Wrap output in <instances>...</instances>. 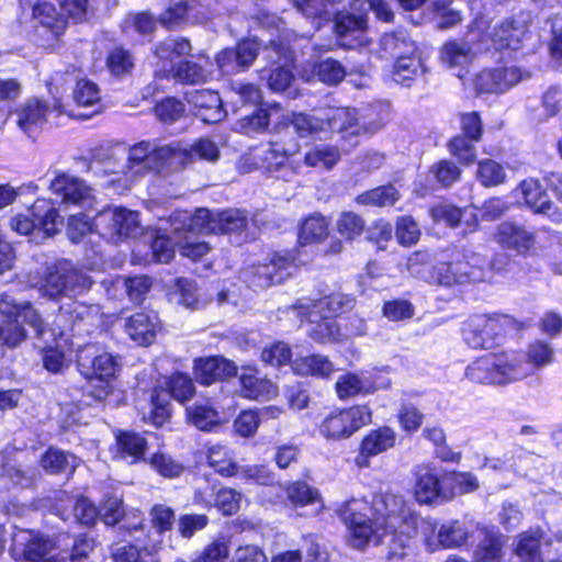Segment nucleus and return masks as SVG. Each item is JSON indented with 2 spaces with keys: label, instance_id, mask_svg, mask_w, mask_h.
I'll return each instance as SVG.
<instances>
[{
  "label": "nucleus",
  "instance_id": "423d86ee",
  "mask_svg": "<svg viewBox=\"0 0 562 562\" xmlns=\"http://www.w3.org/2000/svg\"><path fill=\"white\" fill-rule=\"evenodd\" d=\"M20 318L30 324L41 337L47 331L38 313L25 303L18 305L9 295L0 296V345L15 347L25 338V331L21 327Z\"/></svg>",
  "mask_w": 562,
  "mask_h": 562
},
{
  "label": "nucleus",
  "instance_id": "13d9d810",
  "mask_svg": "<svg viewBox=\"0 0 562 562\" xmlns=\"http://www.w3.org/2000/svg\"><path fill=\"white\" fill-rule=\"evenodd\" d=\"M74 100L78 106L93 109L90 114H85V117L101 111L99 87L90 80L81 79L77 82L74 89Z\"/></svg>",
  "mask_w": 562,
  "mask_h": 562
},
{
  "label": "nucleus",
  "instance_id": "7c9ffc66",
  "mask_svg": "<svg viewBox=\"0 0 562 562\" xmlns=\"http://www.w3.org/2000/svg\"><path fill=\"white\" fill-rule=\"evenodd\" d=\"M161 329V323L156 313H135L125 322L126 334L139 346L151 345Z\"/></svg>",
  "mask_w": 562,
  "mask_h": 562
},
{
  "label": "nucleus",
  "instance_id": "338daca9",
  "mask_svg": "<svg viewBox=\"0 0 562 562\" xmlns=\"http://www.w3.org/2000/svg\"><path fill=\"white\" fill-rule=\"evenodd\" d=\"M307 303H310L311 308L317 311L318 314H325L329 317H334L335 315L351 308L353 299L341 293H333L315 302L308 301Z\"/></svg>",
  "mask_w": 562,
  "mask_h": 562
},
{
  "label": "nucleus",
  "instance_id": "6e6552de",
  "mask_svg": "<svg viewBox=\"0 0 562 562\" xmlns=\"http://www.w3.org/2000/svg\"><path fill=\"white\" fill-rule=\"evenodd\" d=\"M166 385L168 387V393L154 390L150 395L149 403L139 406L144 422L150 423L155 426L164 425L170 417L169 397L183 403L190 400L195 392L192 380L188 375L181 373H176L169 376Z\"/></svg>",
  "mask_w": 562,
  "mask_h": 562
},
{
  "label": "nucleus",
  "instance_id": "1a4fd4ad",
  "mask_svg": "<svg viewBox=\"0 0 562 562\" xmlns=\"http://www.w3.org/2000/svg\"><path fill=\"white\" fill-rule=\"evenodd\" d=\"M192 46L187 38H167L159 43L155 56L161 61V71L165 76L172 75L178 81L186 83H200L207 79V72L192 61L180 63L175 67L173 60L191 53Z\"/></svg>",
  "mask_w": 562,
  "mask_h": 562
},
{
  "label": "nucleus",
  "instance_id": "a211bd4d",
  "mask_svg": "<svg viewBox=\"0 0 562 562\" xmlns=\"http://www.w3.org/2000/svg\"><path fill=\"white\" fill-rule=\"evenodd\" d=\"M288 256L273 254L265 262L254 263L241 271V278L249 288L265 290L288 279L294 270Z\"/></svg>",
  "mask_w": 562,
  "mask_h": 562
},
{
  "label": "nucleus",
  "instance_id": "6e6d98bb",
  "mask_svg": "<svg viewBox=\"0 0 562 562\" xmlns=\"http://www.w3.org/2000/svg\"><path fill=\"white\" fill-rule=\"evenodd\" d=\"M78 459L60 449L50 447L41 458L42 468L49 473L57 474L74 471L78 467Z\"/></svg>",
  "mask_w": 562,
  "mask_h": 562
},
{
  "label": "nucleus",
  "instance_id": "a878e982",
  "mask_svg": "<svg viewBox=\"0 0 562 562\" xmlns=\"http://www.w3.org/2000/svg\"><path fill=\"white\" fill-rule=\"evenodd\" d=\"M492 355L497 385H507L529 376V366L522 351L504 350Z\"/></svg>",
  "mask_w": 562,
  "mask_h": 562
},
{
  "label": "nucleus",
  "instance_id": "69168bd1",
  "mask_svg": "<svg viewBox=\"0 0 562 562\" xmlns=\"http://www.w3.org/2000/svg\"><path fill=\"white\" fill-rule=\"evenodd\" d=\"M187 419L200 430H211L220 424L218 413L209 404H194L187 407Z\"/></svg>",
  "mask_w": 562,
  "mask_h": 562
},
{
  "label": "nucleus",
  "instance_id": "bb28decb",
  "mask_svg": "<svg viewBox=\"0 0 562 562\" xmlns=\"http://www.w3.org/2000/svg\"><path fill=\"white\" fill-rule=\"evenodd\" d=\"M300 317H307L313 327L308 330L310 336L322 344L337 342L342 340L341 328L337 326L333 317L325 314H318L312 310L310 303L300 302L292 308Z\"/></svg>",
  "mask_w": 562,
  "mask_h": 562
},
{
  "label": "nucleus",
  "instance_id": "2f4dec72",
  "mask_svg": "<svg viewBox=\"0 0 562 562\" xmlns=\"http://www.w3.org/2000/svg\"><path fill=\"white\" fill-rule=\"evenodd\" d=\"M193 372L200 384L210 385L237 373V366L224 357L200 358L194 361Z\"/></svg>",
  "mask_w": 562,
  "mask_h": 562
},
{
  "label": "nucleus",
  "instance_id": "c03bdc74",
  "mask_svg": "<svg viewBox=\"0 0 562 562\" xmlns=\"http://www.w3.org/2000/svg\"><path fill=\"white\" fill-rule=\"evenodd\" d=\"M241 493L234 488L224 487L215 494L214 503L207 501L200 491L194 494V503L205 508L216 507L223 515H234L240 509Z\"/></svg>",
  "mask_w": 562,
  "mask_h": 562
},
{
  "label": "nucleus",
  "instance_id": "0eeeda50",
  "mask_svg": "<svg viewBox=\"0 0 562 562\" xmlns=\"http://www.w3.org/2000/svg\"><path fill=\"white\" fill-rule=\"evenodd\" d=\"M188 223L190 229L210 233H237L247 225L245 214L239 210H226L213 214L206 209H199L191 214L188 211H176L171 224L179 232Z\"/></svg>",
  "mask_w": 562,
  "mask_h": 562
},
{
  "label": "nucleus",
  "instance_id": "412c9836",
  "mask_svg": "<svg viewBox=\"0 0 562 562\" xmlns=\"http://www.w3.org/2000/svg\"><path fill=\"white\" fill-rule=\"evenodd\" d=\"M513 193L518 201H522L535 213L547 215L550 221L557 224L562 222V211L553 205L537 179L522 180Z\"/></svg>",
  "mask_w": 562,
  "mask_h": 562
},
{
  "label": "nucleus",
  "instance_id": "393cba45",
  "mask_svg": "<svg viewBox=\"0 0 562 562\" xmlns=\"http://www.w3.org/2000/svg\"><path fill=\"white\" fill-rule=\"evenodd\" d=\"M414 497L418 504L430 505L443 501V477L428 465H418L414 471Z\"/></svg>",
  "mask_w": 562,
  "mask_h": 562
},
{
  "label": "nucleus",
  "instance_id": "e2e57ef3",
  "mask_svg": "<svg viewBox=\"0 0 562 562\" xmlns=\"http://www.w3.org/2000/svg\"><path fill=\"white\" fill-rule=\"evenodd\" d=\"M283 490L293 506L302 507L310 504H318V508L324 506L318 491L304 482L290 483Z\"/></svg>",
  "mask_w": 562,
  "mask_h": 562
},
{
  "label": "nucleus",
  "instance_id": "c9c22d12",
  "mask_svg": "<svg viewBox=\"0 0 562 562\" xmlns=\"http://www.w3.org/2000/svg\"><path fill=\"white\" fill-rule=\"evenodd\" d=\"M391 381L383 380L381 383H375L370 376L366 374L345 373L336 381V392L340 400H347L357 395H367L376 392L378 390L387 389Z\"/></svg>",
  "mask_w": 562,
  "mask_h": 562
},
{
  "label": "nucleus",
  "instance_id": "5701e85b",
  "mask_svg": "<svg viewBox=\"0 0 562 562\" xmlns=\"http://www.w3.org/2000/svg\"><path fill=\"white\" fill-rule=\"evenodd\" d=\"M259 46L255 38H247L239 42L235 49L225 48L221 50L215 57L218 70L223 75L246 70L257 57Z\"/></svg>",
  "mask_w": 562,
  "mask_h": 562
},
{
  "label": "nucleus",
  "instance_id": "79ce46f5",
  "mask_svg": "<svg viewBox=\"0 0 562 562\" xmlns=\"http://www.w3.org/2000/svg\"><path fill=\"white\" fill-rule=\"evenodd\" d=\"M543 544H549L544 532L540 529L530 530L519 535L515 552L521 562H543Z\"/></svg>",
  "mask_w": 562,
  "mask_h": 562
},
{
  "label": "nucleus",
  "instance_id": "a19ab883",
  "mask_svg": "<svg viewBox=\"0 0 562 562\" xmlns=\"http://www.w3.org/2000/svg\"><path fill=\"white\" fill-rule=\"evenodd\" d=\"M526 27L514 20H505L502 24L494 27L491 40L495 49L517 50L526 35Z\"/></svg>",
  "mask_w": 562,
  "mask_h": 562
},
{
  "label": "nucleus",
  "instance_id": "0e129e2a",
  "mask_svg": "<svg viewBox=\"0 0 562 562\" xmlns=\"http://www.w3.org/2000/svg\"><path fill=\"white\" fill-rule=\"evenodd\" d=\"M328 235V222L319 214H314L302 223L299 241L302 245L318 243Z\"/></svg>",
  "mask_w": 562,
  "mask_h": 562
},
{
  "label": "nucleus",
  "instance_id": "e433bc0d",
  "mask_svg": "<svg viewBox=\"0 0 562 562\" xmlns=\"http://www.w3.org/2000/svg\"><path fill=\"white\" fill-rule=\"evenodd\" d=\"M239 380L241 394L247 398L269 401L278 394L277 385L266 378L258 376L254 367H243Z\"/></svg>",
  "mask_w": 562,
  "mask_h": 562
},
{
  "label": "nucleus",
  "instance_id": "7ed1b4c3",
  "mask_svg": "<svg viewBox=\"0 0 562 562\" xmlns=\"http://www.w3.org/2000/svg\"><path fill=\"white\" fill-rule=\"evenodd\" d=\"M175 212L167 218L160 220L156 228V236L151 243L153 257L156 261L161 263L169 262L175 256V245H178L180 254L183 257L192 260H199L211 250V247L205 241L198 240L194 235L210 234V232H199L190 229L188 223L179 232H176L171 220Z\"/></svg>",
  "mask_w": 562,
  "mask_h": 562
},
{
  "label": "nucleus",
  "instance_id": "bf43d9fd",
  "mask_svg": "<svg viewBox=\"0 0 562 562\" xmlns=\"http://www.w3.org/2000/svg\"><path fill=\"white\" fill-rule=\"evenodd\" d=\"M423 72L422 59L416 53L403 54L396 58L393 80L401 85H408V82Z\"/></svg>",
  "mask_w": 562,
  "mask_h": 562
},
{
  "label": "nucleus",
  "instance_id": "49530a36",
  "mask_svg": "<svg viewBox=\"0 0 562 562\" xmlns=\"http://www.w3.org/2000/svg\"><path fill=\"white\" fill-rule=\"evenodd\" d=\"M196 0H171L167 9L160 15V22L166 27L178 26L190 19H198Z\"/></svg>",
  "mask_w": 562,
  "mask_h": 562
},
{
  "label": "nucleus",
  "instance_id": "de8ad7c7",
  "mask_svg": "<svg viewBox=\"0 0 562 562\" xmlns=\"http://www.w3.org/2000/svg\"><path fill=\"white\" fill-rule=\"evenodd\" d=\"M443 501H450L457 495L474 492L479 488V480L470 472H445Z\"/></svg>",
  "mask_w": 562,
  "mask_h": 562
},
{
  "label": "nucleus",
  "instance_id": "473e14b6",
  "mask_svg": "<svg viewBox=\"0 0 562 562\" xmlns=\"http://www.w3.org/2000/svg\"><path fill=\"white\" fill-rule=\"evenodd\" d=\"M56 322L58 325L69 323L70 327L80 323L98 326L102 322V313L98 304L87 305L70 297L60 305Z\"/></svg>",
  "mask_w": 562,
  "mask_h": 562
},
{
  "label": "nucleus",
  "instance_id": "f704fd0d",
  "mask_svg": "<svg viewBox=\"0 0 562 562\" xmlns=\"http://www.w3.org/2000/svg\"><path fill=\"white\" fill-rule=\"evenodd\" d=\"M187 100L194 108V114L205 123H216L225 116L222 100L213 90L190 91L187 93Z\"/></svg>",
  "mask_w": 562,
  "mask_h": 562
},
{
  "label": "nucleus",
  "instance_id": "72a5a7b5",
  "mask_svg": "<svg viewBox=\"0 0 562 562\" xmlns=\"http://www.w3.org/2000/svg\"><path fill=\"white\" fill-rule=\"evenodd\" d=\"M494 239L503 248L518 254L528 251L535 244L532 232L512 222L499 224L494 233Z\"/></svg>",
  "mask_w": 562,
  "mask_h": 562
},
{
  "label": "nucleus",
  "instance_id": "8fccbe9b",
  "mask_svg": "<svg viewBox=\"0 0 562 562\" xmlns=\"http://www.w3.org/2000/svg\"><path fill=\"white\" fill-rule=\"evenodd\" d=\"M291 366L293 372L299 375L327 378L335 371L333 362L322 355L297 357Z\"/></svg>",
  "mask_w": 562,
  "mask_h": 562
},
{
  "label": "nucleus",
  "instance_id": "4be33fe9",
  "mask_svg": "<svg viewBox=\"0 0 562 562\" xmlns=\"http://www.w3.org/2000/svg\"><path fill=\"white\" fill-rule=\"evenodd\" d=\"M528 77L516 66L486 69L475 76L473 86L477 93H504Z\"/></svg>",
  "mask_w": 562,
  "mask_h": 562
},
{
  "label": "nucleus",
  "instance_id": "f3484780",
  "mask_svg": "<svg viewBox=\"0 0 562 562\" xmlns=\"http://www.w3.org/2000/svg\"><path fill=\"white\" fill-rule=\"evenodd\" d=\"M513 326V318L507 315H474L464 324L463 338L471 348H490Z\"/></svg>",
  "mask_w": 562,
  "mask_h": 562
},
{
  "label": "nucleus",
  "instance_id": "20e7f679",
  "mask_svg": "<svg viewBox=\"0 0 562 562\" xmlns=\"http://www.w3.org/2000/svg\"><path fill=\"white\" fill-rule=\"evenodd\" d=\"M326 133H339L342 137L375 133L389 120V106L378 104L359 113L355 108H329L323 110Z\"/></svg>",
  "mask_w": 562,
  "mask_h": 562
},
{
  "label": "nucleus",
  "instance_id": "37998d69",
  "mask_svg": "<svg viewBox=\"0 0 562 562\" xmlns=\"http://www.w3.org/2000/svg\"><path fill=\"white\" fill-rule=\"evenodd\" d=\"M146 440L134 432H120L112 449L114 458L127 463L137 462L145 453Z\"/></svg>",
  "mask_w": 562,
  "mask_h": 562
},
{
  "label": "nucleus",
  "instance_id": "2eb2a0df",
  "mask_svg": "<svg viewBox=\"0 0 562 562\" xmlns=\"http://www.w3.org/2000/svg\"><path fill=\"white\" fill-rule=\"evenodd\" d=\"M173 145L153 148L148 142H140L128 149L126 164L120 171L127 179L156 172L165 164L172 165Z\"/></svg>",
  "mask_w": 562,
  "mask_h": 562
},
{
  "label": "nucleus",
  "instance_id": "aec40b11",
  "mask_svg": "<svg viewBox=\"0 0 562 562\" xmlns=\"http://www.w3.org/2000/svg\"><path fill=\"white\" fill-rule=\"evenodd\" d=\"M56 550H65L58 544V539L52 541L29 529H18L12 535L11 551L15 558L37 562Z\"/></svg>",
  "mask_w": 562,
  "mask_h": 562
},
{
  "label": "nucleus",
  "instance_id": "c85d7f7f",
  "mask_svg": "<svg viewBox=\"0 0 562 562\" xmlns=\"http://www.w3.org/2000/svg\"><path fill=\"white\" fill-rule=\"evenodd\" d=\"M102 285L111 299L126 294L132 302L142 303L151 286V280L146 276L133 278L116 276L102 280Z\"/></svg>",
  "mask_w": 562,
  "mask_h": 562
},
{
  "label": "nucleus",
  "instance_id": "ea45409f",
  "mask_svg": "<svg viewBox=\"0 0 562 562\" xmlns=\"http://www.w3.org/2000/svg\"><path fill=\"white\" fill-rule=\"evenodd\" d=\"M173 150L179 153L172 154V164L184 165L196 159L214 162L220 157L217 145L210 138H200L184 148L173 145Z\"/></svg>",
  "mask_w": 562,
  "mask_h": 562
},
{
  "label": "nucleus",
  "instance_id": "774afa93",
  "mask_svg": "<svg viewBox=\"0 0 562 562\" xmlns=\"http://www.w3.org/2000/svg\"><path fill=\"white\" fill-rule=\"evenodd\" d=\"M476 179L485 188L496 187L505 182L506 171L496 160L482 159L477 164Z\"/></svg>",
  "mask_w": 562,
  "mask_h": 562
},
{
  "label": "nucleus",
  "instance_id": "dca6fc26",
  "mask_svg": "<svg viewBox=\"0 0 562 562\" xmlns=\"http://www.w3.org/2000/svg\"><path fill=\"white\" fill-rule=\"evenodd\" d=\"M98 237L117 244L139 229L138 213L125 207H106L94 217Z\"/></svg>",
  "mask_w": 562,
  "mask_h": 562
},
{
  "label": "nucleus",
  "instance_id": "052dcab7",
  "mask_svg": "<svg viewBox=\"0 0 562 562\" xmlns=\"http://www.w3.org/2000/svg\"><path fill=\"white\" fill-rule=\"evenodd\" d=\"M472 56V48L463 42H448L441 49V60L450 69L463 68L471 61Z\"/></svg>",
  "mask_w": 562,
  "mask_h": 562
},
{
  "label": "nucleus",
  "instance_id": "b1692460",
  "mask_svg": "<svg viewBox=\"0 0 562 562\" xmlns=\"http://www.w3.org/2000/svg\"><path fill=\"white\" fill-rule=\"evenodd\" d=\"M49 108L45 101L31 98L14 111V122L19 130L30 138H35L43 130Z\"/></svg>",
  "mask_w": 562,
  "mask_h": 562
},
{
  "label": "nucleus",
  "instance_id": "a18cd8bd",
  "mask_svg": "<svg viewBox=\"0 0 562 562\" xmlns=\"http://www.w3.org/2000/svg\"><path fill=\"white\" fill-rule=\"evenodd\" d=\"M280 124L292 126L300 137L325 134L323 110L314 114L292 113L285 115Z\"/></svg>",
  "mask_w": 562,
  "mask_h": 562
},
{
  "label": "nucleus",
  "instance_id": "ddd939ff",
  "mask_svg": "<svg viewBox=\"0 0 562 562\" xmlns=\"http://www.w3.org/2000/svg\"><path fill=\"white\" fill-rule=\"evenodd\" d=\"M488 263L485 258L471 254H456L450 262H441L435 268L434 280L442 285L484 281Z\"/></svg>",
  "mask_w": 562,
  "mask_h": 562
},
{
  "label": "nucleus",
  "instance_id": "09e8293b",
  "mask_svg": "<svg viewBox=\"0 0 562 562\" xmlns=\"http://www.w3.org/2000/svg\"><path fill=\"white\" fill-rule=\"evenodd\" d=\"M156 544L128 543L116 547L112 557L114 562H159Z\"/></svg>",
  "mask_w": 562,
  "mask_h": 562
},
{
  "label": "nucleus",
  "instance_id": "864d4df0",
  "mask_svg": "<svg viewBox=\"0 0 562 562\" xmlns=\"http://www.w3.org/2000/svg\"><path fill=\"white\" fill-rule=\"evenodd\" d=\"M340 159L339 149L331 145H318L308 149L303 159L306 167L330 170Z\"/></svg>",
  "mask_w": 562,
  "mask_h": 562
},
{
  "label": "nucleus",
  "instance_id": "9d476101",
  "mask_svg": "<svg viewBox=\"0 0 562 562\" xmlns=\"http://www.w3.org/2000/svg\"><path fill=\"white\" fill-rule=\"evenodd\" d=\"M63 221L49 200H37L25 214H16L10 221L12 231L31 235L40 241L59 232Z\"/></svg>",
  "mask_w": 562,
  "mask_h": 562
},
{
  "label": "nucleus",
  "instance_id": "5fc2aeb1",
  "mask_svg": "<svg viewBox=\"0 0 562 562\" xmlns=\"http://www.w3.org/2000/svg\"><path fill=\"white\" fill-rule=\"evenodd\" d=\"M206 460L209 465L223 476H234L237 473V463L234 461L232 451L225 446L207 447Z\"/></svg>",
  "mask_w": 562,
  "mask_h": 562
},
{
  "label": "nucleus",
  "instance_id": "58836bf2",
  "mask_svg": "<svg viewBox=\"0 0 562 562\" xmlns=\"http://www.w3.org/2000/svg\"><path fill=\"white\" fill-rule=\"evenodd\" d=\"M396 432L389 426L368 431L360 442L358 464H361L360 458H370L381 454L395 446Z\"/></svg>",
  "mask_w": 562,
  "mask_h": 562
},
{
  "label": "nucleus",
  "instance_id": "f257e3e1",
  "mask_svg": "<svg viewBox=\"0 0 562 562\" xmlns=\"http://www.w3.org/2000/svg\"><path fill=\"white\" fill-rule=\"evenodd\" d=\"M339 513L349 530L350 543L357 549L368 543L384 544L391 558L404 557L416 536L427 551L441 549L437 521L418 517L401 495L378 494L371 504L351 499Z\"/></svg>",
  "mask_w": 562,
  "mask_h": 562
},
{
  "label": "nucleus",
  "instance_id": "f03ea898",
  "mask_svg": "<svg viewBox=\"0 0 562 562\" xmlns=\"http://www.w3.org/2000/svg\"><path fill=\"white\" fill-rule=\"evenodd\" d=\"M307 18L313 19L316 29L323 21L328 22L336 16L335 32L337 44L346 48L366 46L369 41L366 15H337L336 0H290Z\"/></svg>",
  "mask_w": 562,
  "mask_h": 562
},
{
  "label": "nucleus",
  "instance_id": "4468645a",
  "mask_svg": "<svg viewBox=\"0 0 562 562\" xmlns=\"http://www.w3.org/2000/svg\"><path fill=\"white\" fill-rule=\"evenodd\" d=\"M301 149L297 142H290L282 144L279 142L269 143L260 148H257L254 154L243 156L238 162V168L248 172L251 167H247L249 159L256 160L251 166H260L271 173H277L285 168H290L292 172H300V164H293L291 158L296 155Z\"/></svg>",
  "mask_w": 562,
  "mask_h": 562
},
{
  "label": "nucleus",
  "instance_id": "4c0bfd02",
  "mask_svg": "<svg viewBox=\"0 0 562 562\" xmlns=\"http://www.w3.org/2000/svg\"><path fill=\"white\" fill-rule=\"evenodd\" d=\"M304 81L318 79L319 81L333 86L339 83L346 76L344 66L331 58L324 59L317 64H305L299 71Z\"/></svg>",
  "mask_w": 562,
  "mask_h": 562
},
{
  "label": "nucleus",
  "instance_id": "cd10ccee",
  "mask_svg": "<svg viewBox=\"0 0 562 562\" xmlns=\"http://www.w3.org/2000/svg\"><path fill=\"white\" fill-rule=\"evenodd\" d=\"M293 35V32L286 33L278 43L276 41H270V46L267 48L278 56V61L284 63L283 65L274 68L269 75L268 86L274 92H283L286 89H290L294 81V76L289 67V63L293 60L292 50L284 46V41H289V37Z\"/></svg>",
  "mask_w": 562,
  "mask_h": 562
},
{
  "label": "nucleus",
  "instance_id": "39448f33",
  "mask_svg": "<svg viewBox=\"0 0 562 562\" xmlns=\"http://www.w3.org/2000/svg\"><path fill=\"white\" fill-rule=\"evenodd\" d=\"M81 373L91 381V395L97 401H106L112 394L113 380L120 370L116 358L98 345L85 346L78 355Z\"/></svg>",
  "mask_w": 562,
  "mask_h": 562
},
{
  "label": "nucleus",
  "instance_id": "3c124183",
  "mask_svg": "<svg viewBox=\"0 0 562 562\" xmlns=\"http://www.w3.org/2000/svg\"><path fill=\"white\" fill-rule=\"evenodd\" d=\"M522 353L526 364L529 366V376L535 371L551 366L555 360V350L552 345L539 339L530 342Z\"/></svg>",
  "mask_w": 562,
  "mask_h": 562
},
{
  "label": "nucleus",
  "instance_id": "4d7b16f0",
  "mask_svg": "<svg viewBox=\"0 0 562 562\" xmlns=\"http://www.w3.org/2000/svg\"><path fill=\"white\" fill-rule=\"evenodd\" d=\"M58 544L66 550L61 555L67 558V562H83L94 549V540L87 537L72 539L68 535L58 537Z\"/></svg>",
  "mask_w": 562,
  "mask_h": 562
},
{
  "label": "nucleus",
  "instance_id": "9b49d317",
  "mask_svg": "<svg viewBox=\"0 0 562 562\" xmlns=\"http://www.w3.org/2000/svg\"><path fill=\"white\" fill-rule=\"evenodd\" d=\"M372 422V412L368 405H352L330 411L318 424L319 434L328 440L350 438Z\"/></svg>",
  "mask_w": 562,
  "mask_h": 562
},
{
  "label": "nucleus",
  "instance_id": "680f3d73",
  "mask_svg": "<svg viewBox=\"0 0 562 562\" xmlns=\"http://www.w3.org/2000/svg\"><path fill=\"white\" fill-rule=\"evenodd\" d=\"M495 366L493 360V355H485L471 364H469L465 369V376L474 382L481 384H496L497 379L495 376Z\"/></svg>",
  "mask_w": 562,
  "mask_h": 562
},
{
  "label": "nucleus",
  "instance_id": "603ef678",
  "mask_svg": "<svg viewBox=\"0 0 562 562\" xmlns=\"http://www.w3.org/2000/svg\"><path fill=\"white\" fill-rule=\"evenodd\" d=\"M169 300L175 304L191 310L200 308L206 304V300L195 284L188 279L177 280L175 286L169 292Z\"/></svg>",
  "mask_w": 562,
  "mask_h": 562
},
{
  "label": "nucleus",
  "instance_id": "f8f14e48",
  "mask_svg": "<svg viewBox=\"0 0 562 562\" xmlns=\"http://www.w3.org/2000/svg\"><path fill=\"white\" fill-rule=\"evenodd\" d=\"M91 284L92 280L83 272L71 269L67 262H60L47 269L41 292L53 300L64 296L68 301L89 290Z\"/></svg>",
  "mask_w": 562,
  "mask_h": 562
},
{
  "label": "nucleus",
  "instance_id": "c756f323",
  "mask_svg": "<svg viewBox=\"0 0 562 562\" xmlns=\"http://www.w3.org/2000/svg\"><path fill=\"white\" fill-rule=\"evenodd\" d=\"M50 190L61 198L64 203L89 205L93 199V192L81 179L67 175H57L50 182Z\"/></svg>",
  "mask_w": 562,
  "mask_h": 562
},
{
  "label": "nucleus",
  "instance_id": "6ab92c4d",
  "mask_svg": "<svg viewBox=\"0 0 562 562\" xmlns=\"http://www.w3.org/2000/svg\"><path fill=\"white\" fill-rule=\"evenodd\" d=\"M32 18L35 31L45 47H52L67 26V16L64 11L61 9L58 11L56 5L49 2L36 3L33 7Z\"/></svg>",
  "mask_w": 562,
  "mask_h": 562
}]
</instances>
